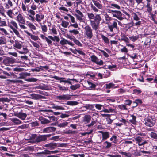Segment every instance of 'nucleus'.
<instances>
[{
    "label": "nucleus",
    "instance_id": "9d476101",
    "mask_svg": "<svg viewBox=\"0 0 157 157\" xmlns=\"http://www.w3.org/2000/svg\"><path fill=\"white\" fill-rule=\"evenodd\" d=\"M117 22H118V20L116 19H114V21L111 23V24L108 25V28L111 32H113V29H117Z\"/></svg>",
    "mask_w": 157,
    "mask_h": 157
},
{
    "label": "nucleus",
    "instance_id": "0e129e2a",
    "mask_svg": "<svg viewBox=\"0 0 157 157\" xmlns=\"http://www.w3.org/2000/svg\"><path fill=\"white\" fill-rule=\"evenodd\" d=\"M68 124V123L67 122H64L60 123L58 125V126L60 127H63L67 126Z\"/></svg>",
    "mask_w": 157,
    "mask_h": 157
},
{
    "label": "nucleus",
    "instance_id": "bf43d9fd",
    "mask_svg": "<svg viewBox=\"0 0 157 157\" xmlns=\"http://www.w3.org/2000/svg\"><path fill=\"white\" fill-rule=\"evenodd\" d=\"M11 82L14 83H18L21 84H23L24 83V82L22 80L19 79L12 80H11Z\"/></svg>",
    "mask_w": 157,
    "mask_h": 157
},
{
    "label": "nucleus",
    "instance_id": "4468645a",
    "mask_svg": "<svg viewBox=\"0 0 157 157\" xmlns=\"http://www.w3.org/2000/svg\"><path fill=\"white\" fill-rule=\"evenodd\" d=\"M130 13L131 14L132 16V17L134 20L138 21L140 19L139 16L141 14L139 12L135 13L132 10L130 11Z\"/></svg>",
    "mask_w": 157,
    "mask_h": 157
},
{
    "label": "nucleus",
    "instance_id": "a19ab883",
    "mask_svg": "<svg viewBox=\"0 0 157 157\" xmlns=\"http://www.w3.org/2000/svg\"><path fill=\"white\" fill-rule=\"evenodd\" d=\"M59 10L62 13L67 12L69 10L68 9L64 6H61L59 8Z\"/></svg>",
    "mask_w": 157,
    "mask_h": 157
},
{
    "label": "nucleus",
    "instance_id": "a211bd4d",
    "mask_svg": "<svg viewBox=\"0 0 157 157\" xmlns=\"http://www.w3.org/2000/svg\"><path fill=\"white\" fill-rule=\"evenodd\" d=\"M16 20L19 23L24 24L25 22V19L22 15L21 14H19L16 18Z\"/></svg>",
    "mask_w": 157,
    "mask_h": 157
},
{
    "label": "nucleus",
    "instance_id": "a18cd8bd",
    "mask_svg": "<svg viewBox=\"0 0 157 157\" xmlns=\"http://www.w3.org/2000/svg\"><path fill=\"white\" fill-rule=\"evenodd\" d=\"M131 117L132 118V119L129 120L130 122L133 124H136V117L133 115H131Z\"/></svg>",
    "mask_w": 157,
    "mask_h": 157
},
{
    "label": "nucleus",
    "instance_id": "5fc2aeb1",
    "mask_svg": "<svg viewBox=\"0 0 157 157\" xmlns=\"http://www.w3.org/2000/svg\"><path fill=\"white\" fill-rule=\"evenodd\" d=\"M79 87L80 85L78 84H77L75 85H71L70 86V88L73 90H75Z\"/></svg>",
    "mask_w": 157,
    "mask_h": 157
},
{
    "label": "nucleus",
    "instance_id": "2eb2a0df",
    "mask_svg": "<svg viewBox=\"0 0 157 157\" xmlns=\"http://www.w3.org/2000/svg\"><path fill=\"white\" fill-rule=\"evenodd\" d=\"M8 25L12 29H18V28L17 24L16 22L13 20H11L10 22L8 21Z\"/></svg>",
    "mask_w": 157,
    "mask_h": 157
},
{
    "label": "nucleus",
    "instance_id": "2f4dec72",
    "mask_svg": "<svg viewBox=\"0 0 157 157\" xmlns=\"http://www.w3.org/2000/svg\"><path fill=\"white\" fill-rule=\"evenodd\" d=\"M145 7L147 8V11L149 13H151L152 11V5L151 3H147Z\"/></svg>",
    "mask_w": 157,
    "mask_h": 157
},
{
    "label": "nucleus",
    "instance_id": "aec40b11",
    "mask_svg": "<svg viewBox=\"0 0 157 157\" xmlns=\"http://www.w3.org/2000/svg\"><path fill=\"white\" fill-rule=\"evenodd\" d=\"M49 151L48 150H45L43 151L37 152L36 153L37 156L38 157H44L46 155H49Z\"/></svg>",
    "mask_w": 157,
    "mask_h": 157
},
{
    "label": "nucleus",
    "instance_id": "864d4df0",
    "mask_svg": "<svg viewBox=\"0 0 157 157\" xmlns=\"http://www.w3.org/2000/svg\"><path fill=\"white\" fill-rule=\"evenodd\" d=\"M39 95L36 94H32L31 95V97L32 99L38 100L39 99Z\"/></svg>",
    "mask_w": 157,
    "mask_h": 157
},
{
    "label": "nucleus",
    "instance_id": "f8f14e48",
    "mask_svg": "<svg viewBox=\"0 0 157 157\" xmlns=\"http://www.w3.org/2000/svg\"><path fill=\"white\" fill-rule=\"evenodd\" d=\"M102 137L101 136V135H98V136L100 137V141L101 142L107 140L109 137V132H104L103 133H102Z\"/></svg>",
    "mask_w": 157,
    "mask_h": 157
},
{
    "label": "nucleus",
    "instance_id": "9b49d317",
    "mask_svg": "<svg viewBox=\"0 0 157 157\" xmlns=\"http://www.w3.org/2000/svg\"><path fill=\"white\" fill-rule=\"evenodd\" d=\"M86 89L89 90H94L96 85L92 81H87L86 82Z\"/></svg>",
    "mask_w": 157,
    "mask_h": 157
},
{
    "label": "nucleus",
    "instance_id": "20e7f679",
    "mask_svg": "<svg viewBox=\"0 0 157 157\" xmlns=\"http://www.w3.org/2000/svg\"><path fill=\"white\" fill-rule=\"evenodd\" d=\"M67 145V144L65 143H50L47 144L45 145V147L48 148H50L52 150L56 148L60 147H65Z\"/></svg>",
    "mask_w": 157,
    "mask_h": 157
},
{
    "label": "nucleus",
    "instance_id": "e433bc0d",
    "mask_svg": "<svg viewBox=\"0 0 157 157\" xmlns=\"http://www.w3.org/2000/svg\"><path fill=\"white\" fill-rule=\"evenodd\" d=\"M141 153L142 155L148 156L151 154V152L150 151H145L144 150H141Z\"/></svg>",
    "mask_w": 157,
    "mask_h": 157
},
{
    "label": "nucleus",
    "instance_id": "338daca9",
    "mask_svg": "<svg viewBox=\"0 0 157 157\" xmlns=\"http://www.w3.org/2000/svg\"><path fill=\"white\" fill-rule=\"evenodd\" d=\"M6 43V40L5 39L3 38H0V44H5Z\"/></svg>",
    "mask_w": 157,
    "mask_h": 157
},
{
    "label": "nucleus",
    "instance_id": "ea45409f",
    "mask_svg": "<svg viewBox=\"0 0 157 157\" xmlns=\"http://www.w3.org/2000/svg\"><path fill=\"white\" fill-rule=\"evenodd\" d=\"M18 52L21 54H26L28 52V50L26 47H23V50L22 51H19Z\"/></svg>",
    "mask_w": 157,
    "mask_h": 157
},
{
    "label": "nucleus",
    "instance_id": "052dcab7",
    "mask_svg": "<svg viewBox=\"0 0 157 157\" xmlns=\"http://www.w3.org/2000/svg\"><path fill=\"white\" fill-rule=\"evenodd\" d=\"M17 29H12V30L13 31L15 34L16 35L17 37L21 38V36L20 34L19 33V32L17 30Z\"/></svg>",
    "mask_w": 157,
    "mask_h": 157
},
{
    "label": "nucleus",
    "instance_id": "dca6fc26",
    "mask_svg": "<svg viewBox=\"0 0 157 157\" xmlns=\"http://www.w3.org/2000/svg\"><path fill=\"white\" fill-rule=\"evenodd\" d=\"M15 116L22 120H25L27 116V115L25 113L20 112L15 114Z\"/></svg>",
    "mask_w": 157,
    "mask_h": 157
},
{
    "label": "nucleus",
    "instance_id": "4c0bfd02",
    "mask_svg": "<svg viewBox=\"0 0 157 157\" xmlns=\"http://www.w3.org/2000/svg\"><path fill=\"white\" fill-rule=\"evenodd\" d=\"M7 14L11 18H13L14 14L13 12V10L11 9L7 11Z\"/></svg>",
    "mask_w": 157,
    "mask_h": 157
},
{
    "label": "nucleus",
    "instance_id": "b1692460",
    "mask_svg": "<svg viewBox=\"0 0 157 157\" xmlns=\"http://www.w3.org/2000/svg\"><path fill=\"white\" fill-rule=\"evenodd\" d=\"M44 15L41 14H38L36 15L35 20L38 22H40L44 18Z\"/></svg>",
    "mask_w": 157,
    "mask_h": 157
},
{
    "label": "nucleus",
    "instance_id": "c03bdc74",
    "mask_svg": "<svg viewBox=\"0 0 157 157\" xmlns=\"http://www.w3.org/2000/svg\"><path fill=\"white\" fill-rule=\"evenodd\" d=\"M101 37L105 43L106 44H109V40L108 37L104 36L103 35H101Z\"/></svg>",
    "mask_w": 157,
    "mask_h": 157
},
{
    "label": "nucleus",
    "instance_id": "4d7b16f0",
    "mask_svg": "<svg viewBox=\"0 0 157 157\" xmlns=\"http://www.w3.org/2000/svg\"><path fill=\"white\" fill-rule=\"evenodd\" d=\"M96 109L99 110H101L102 107H104L103 105L99 104H96L94 105Z\"/></svg>",
    "mask_w": 157,
    "mask_h": 157
},
{
    "label": "nucleus",
    "instance_id": "6ab92c4d",
    "mask_svg": "<svg viewBox=\"0 0 157 157\" xmlns=\"http://www.w3.org/2000/svg\"><path fill=\"white\" fill-rule=\"evenodd\" d=\"M11 121L15 125H18L22 124V122L19 119L17 118H10Z\"/></svg>",
    "mask_w": 157,
    "mask_h": 157
},
{
    "label": "nucleus",
    "instance_id": "7c9ffc66",
    "mask_svg": "<svg viewBox=\"0 0 157 157\" xmlns=\"http://www.w3.org/2000/svg\"><path fill=\"white\" fill-rule=\"evenodd\" d=\"M48 37L53 41L59 42L60 40V39L58 36H55L53 37L51 36H48Z\"/></svg>",
    "mask_w": 157,
    "mask_h": 157
},
{
    "label": "nucleus",
    "instance_id": "cd10ccee",
    "mask_svg": "<svg viewBox=\"0 0 157 157\" xmlns=\"http://www.w3.org/2000/svg\"><path fill=\"white\" fill-rule=\"evenodd\" d=\"M69 34L71 36H76L79 33V32L78 30L73 29L69 31Z\"/></svg>",
    "mask_w": 157,
    "mask_h": 157
},
{
    "label": "nucleus",
    "instance_id": "c9c22d12",
    "mask_svg": "<svg viewBox=\"0 0 157 157\" xmlns=\"http://www.w3.org/2000/svg\"><path fill=\"white\" fill-rule=\"evenodd\" d=\"M103 145L105 148L106 149L109 148L111 147L112 144L111 143L107 141H106L104 142Z\"/></svg>",
    "mask_w": 157,
    "mask_h": 157
},
{
    "label": "nucleus",
    "instance_id": "c85d7f7f",
    "mask_svg": "<svg viewBox=\"0 0 157 157\" xmlns=\"http://www.w3.org/2000/svg\"><path fill=\"white\" fill-rule=\"evenodd\" d=\"M92 1L94 5L98 8L99 9H102L103 8V6L101 4L95 0H92Z\"/></svg>",
    "mask_w": 157,
    "mask_h": 157
},
{
    "label": "nucleus",
    "instance_id": "3c124183",
    "mask_svg": "<svg viewBox=\"0 0 157 157\" xmlns=\"http://www.w3.org/2000/svg\"><path fill=\"white\" fill-rule=\"evenodd\" d=\"M41 29L43 32H46L48 30V29L46 25H40Z\"/></svg>",
    "mask_w": 157,
    "mask_h": 157
},
{
    "label": "nucleus",
    "instance_id": "ddd939ff",
    "mask_svg": "<svg viewBox=\"0 0 157 157\" xmlns=\"http://www.w3.org/2000/svg\"><path fill=\"white\" fill-rule=\"evenodd\" d=\"M71 98V95L69 94H63L57 96L56 99L59 100H69Z\"/></svg>",
    "mask_w": 157,
    "mask_h": 157
},
{
    "label": "nucleus",
    "instance_id": "09e8293b",
    "mask_svg": "<svg viewBox=\"0 0 157 157\" xmlns=\"http://www.w3.org/2000/svg\"><path fill=\"white\" fill-rule=\"evenodd\" d=\"M114 84L113 83H110L109 84H106L105 85L106 88L107 89L114 88Z\"/></svg>",
    "mask_w": 157,
    "mask_h": 157
},
{
    "label": "nucleus",
    "instance_id": "5701e85b",
    "mask_svg": "<svg viewBox=\"0 0 157 157\" xmlns=\"http://www.w3.org/2000/svg\"><path fill=\"white\" fill-rule=\"evenodd\" d=\"M49 29L50 31L51 34L56 35L57 34V32L55 25H53L51 27H50Z\"/></svg>",
    "mask_w": 157,
    "mask_h": 157
},
{
    "label": "nucleus",
    "instance_id": "a878e982",
    "mask_svg": "<svg viewBox=\"0 0 157 157\" xmlns=\"http://www.w3.org/2000/svg\"><path fill=\"white\" fill-rule=\"evenodd\" d=\"M119 153L121 154L123 157H132V154L129 152H123L120 151L119 152Z\"/></svg>",
    "mask_w": 157,
    "mask_h": 157
},
{
    "label": "nucleus",
    "instance_id": "6e6d98bb",
    "mask_svg": "<svg viewBox=\"0 0 157 157\" xmlns=\"http://www.w3.org/2000/svg\"><path fill=\"white\" fill-rule=\"evenodd\" d=\"M118 107L121 110H128V109L126 108V106L124 105H118Z\"/></svg>",
    "mask_w": 157,
    "mask_h": 157
},
{
    "label": "nucleus",
    "instance_id": "680f3d73",
    "mask_svg": "<svg viewBox=\"0 0 157 157\" xmlns=\"http://www.w3.org/2000/svg\"><path fill=\"white\" fill-rule=\"evenodd\" d=\"M95 63L99 65H102L104 63V62L102 60H100L98 58Z\"/></svg>",
    "mask_w": 157,
    "mask_h": 157
},
{
    "label": "nucleus",
    "instance_id": "8fccbe9b",
    "mask_svg": "<svg viewBox=\"0 0 157 157\" xmlns=\"http://www.w3.org/2000/svg\"><path fill=\"white\" fill-rule=\"evenodd\" d=\"M67 105H76L78 104V102L75 101H67Z\"/></svg>",
    "mask_w": 157,
    "mask_h": 157
},
{
    "label": "nucleus",
    "instance_id": "e2e57ef3",
    "mask_svg": "<svg viewBox=\"0 0 157 157\" xmlns=\"http://www.w3.org/2000/svg\"><path fill=\"white\" fill-rule=\"evenodd\" d=\"M91 59V61L94 63H95L96 60H97L98 58L94 55H93L90 57Z\"/></svg>",
    "mask_w": 157,
    "mask_h": 157
},
{
    "label": "nucleus",
    "instance_id": "1a4fd4ad",
    "mask_svg": "<svg viewBox=\"0 0 157 157\" xmlns=\"http://www.w3.org/2000/svg\"><path fill=\"white\" fill-rule=\"evenodd\" d=\"M53 78L56 79V80H60V82L68 83L70 84H71V82L70 81V80H73V79L68 78L66 80L65 78L63 77H59L56 76H54Z\"/></svg>",
    "mask_w": 157,
    "mask_h": 157
},
{
    "label": "nucleus",
    "instance_id": "49530a36",
    "mask_svg": "<svg viewBox=\"0 0 157 157\" xmlns=\"http://www.w3.org/2000/svg\"><path fill=\"white\" fill-rule=\"evenodd\" d=\"M86 109H92L94 108V105L92 104H87L84 107Z\"/></svg>",
    "mask_w": 157,
    "mask_h": 157
},
{
    "label": "nucleus",
    "instance_id": "473e14b6",
    "mask_svg": "<svg viewBox=\"0 0 157 157\" xmlns=\"http://www.w3.org/2000/svg\"><path fill=\"white\" fill-rule=\"evenodd\" d=\"M108 7H109V8L111 9H120V7L119 5L114 3H112L110 4L108 6Z\"/></svg>",
    "mask_w": 157,
    "mask_h": 157
},
{
    "label": "nucleus",
    "instance_id": "412c9836",
    "mask_svg": "<svg viewBox=\"0 0 157 157\" xmlns=\"http://www.w3.org/2000/svg\"><path fill=\"white\" fill-rule=\"evenodd\" d=\"M60 43L62 45L67 44H68L71 46H73L74 45V44L72 42L68 41L67 40L63 38L61 40Z\"/></svg>",
    "mask_w": 157,
    "mask_h": 157
},
{
    "label": "nucleus",
    "instance_id": "774afa93",
    "mask_svg": "<svg viewBox=\"0 0 157 157\" xmlns=\"http://www.w3.org/2000/svg\"><path fill=\"white\" fill-rule=\"evenodd\" d=\"M58 87L59 88V90H62L66 91L68 90V88L67 87L65 86H61L60 85H58Z\"/></svg>",
    "mask_w": 157,
    "mask_h": 157
},
{
    "label": "nucleus",
    "instance_id": "393cba45",
    "mask_svg": "<svg viewBox=\"0 0 157 157\" xmlns=\"http://www.w3.org/2000/svg\"><path fill=\"white\" fill-rule=\"evenodd\" d=\"M102 111L105 113H113L115 112V109H113L111 107H109L108 109H105L103 107V109Z\"/></svg>",
    "mask_w": 157,
    "mask_h": 157
},
{
    "label": "nucleus",
    "instance_id": "13d9d810",
    "mask_svg": "<svg viewBox=\"0 0 157 157\" xmlns=\"http://www.w3.org/2000/svg\"><path fill=\"white\" fill-rule=\"evenodd\" d=\"M150 136L155 139H157V135L154 132H151L150 134Z\"/></svg>",
    "mask_w": 157,
    "mask_h": 157
},
{
    "label": "nucleus",
    "instance_id": "423d86ee",
    "mask_svg": "<svg viewBox=\"0 0 157 157\" xmlns=\"http://www.w3.org/2000/svg\"><path fill=\"white\" fill-rule=\"evenodd\" d=\"M109 12L112 14L113 17L117 18L120 20H122L123 19V18L122 17V13L121 12L119 11L113 10H108Z\"/></svg>",
    "mask_w": 157,
    "mask_h": 157
},
{
    "label": "nucleus",
    "instance_id": "79ce46f5",
    "mask_svg": "<svg viewBox=\"0 0 157 157\" xmlns=\"http://www.w3.org/2000/svg\"><path fill=\"white\" fill-rule=\"evenodd\" d=\"M44 111V112H53V114L55 115H59L60 114V113L59 112H53V111L52 110H47V109H45L42 110L41 111Z\"/></svg>",
    "mask_w": 157,
    "mask_h": 157
},
{
    "label": "nucleus",
    "instance_id": "f3484780",
    "mask_svg": "<svg viewBox=\"0 0 157 157\" xmlns=\"http://www.w3.org/2000/svg\"><path fill=\"white\" fill-rule=\"evenodd\" d=\"M56 128L53 127H49L44 128L43 130L44 133H50L53 132L55 131Z\"/></svg>",
    "mask_w": 157,
    "mask_h": 157
},
{
    "label": "nucleus",
    "instance_id": "603ef678",
    "mask_svg": "<svg viewBox=\"0 0 157 157\" xmlns=\"http://www.w3.org/2000/svg\"><path fill=\"white\" fill-rule=\"evenodd\" d=\"M50 121L49 120L46 119L45 118H43L41 121V123L42 124H46L49 123L50 122Z\"/></svg>",
    "mask_w": 157,
    "mask_h": 157
},
{
    "label": "nucleus",
    "instance_id": "de8ad7c7",
    "mask_svg": "<svg viewBox=\"0 0 157 157\" xmlns=\"http://www.w3.org/2000/svg\"><path fill=\"white\" fill-rule=\"evenodd\" d=\"M37 79L34 78H28L25 79V80L27 81L30 82H36L37 80Z\"/></svg>",
    "mask_w": 157,
    "mask_h": 157
},
{
    "label": "nucleus",
    "instance_id": "4be33fe9",
    "mask_svg": "<svg viewBox=\"0 0 157 157\" xmlns=\"http://www.w3.org/2000/svg\"><path fill=\"white\" fill-rule=\"evenodd\" d=\"M3 5L6 9L11 8L13 6L12 2L11 0H7V2H5Z\"/></svg>",
    "mask_w": 157,
    "mask_h": 157
},
{
    "label": "nucleus",
    "instance_id": "c756f323",
    "mask_svg": "<svg viewBox=\"0 0 157 157\" xmlns=\"http://www.w3.org/2000/svg\"><path fill=\"white\" fill-rule=\"evenodd\" d=\"M4 62L5 63L12 64L15 62V59L13 58L8 57L6 59Z\"/></svg>",
    "mask_w": 157,
    "mask_h": 157
},
{
    "label": "nucleus",
    "instance_id": "f704fd0d",
    "mask_svg": "<svg viewBox=\"0 0 157 157\" xmlns=\"http://www.w3.org/2000/svg\"><path fill=\"white\" fill-rule=\"evenodd\" d=\"M91 119V117L89 115H86L85 116L84 118V122L87 123H89Z\"/></svg>",
    "mask_w": 157,
    "mask_h": 157
},
{
    "label": "nucleus",
    "instance_id": "7ed1b4c3",
    "mask_svg": "<svg viewBox=\"0 0 157 157\" xmlns=\"http://www.w3.org/2000/svg\"><path fill=\"white\" fill-rule=\"evenodd\" d=\"M51 135V134L44 135H39L37 136L36 134H35L32 135V138L35 139V141L36 142L38 143L46 140L47 138L50 137Z\"/></svg>",
    "mask_w": 157,
    "mask_h": 157
},
{
    "label": "nucleus",
    "instance_id": "39448f33",
    "mask_svg": "<svg viewBox=\"0 0 157 157\" xmlns=\"http://www.w3.org/2000/svg\"><path fill=\"white\" fill-rule=\"evenodd\" d=\"M76 13L74 14L77 21H79L80 22H84V15L78 9L75 10Z\"/></svg>",
    "mask_w": 157,
    "mask_h": 157
},
{
    "label": "nucleus",
    "instance_id": "f257e3e1",
    "mask_svg": "<svg viewBox=\"0 0 157 157\" xmlns=\"http://www.w3.org/2000/svg\"><path fill=\"white\" fill-rule=\"evenodd\" d=\"M88 18L90 22V25L93 30L97 31L99 28L100 21L102 18L100 14L86 12Z\"/></svg>",
    "mask_w": 157,
    "mask_h": 157
},
{
    "label": "nucleus",
    "instance_id": "69168bd1",
    "mask_svg": "<svg viewBox=\"0 0 157 157\" xmlns=\"http://www.w3.org/2000/svg\"><path fill=\"white\" fill-rule=\"evenodd\" d=\"M28 125L26 124H23L22 125L19 126L18 127L19 128L21 129H26L28 128Z\"/></svg>",
    "mask_w": 157,
    "mask_h": 157
},
{
    "label": "nucleus",
    "instance_id": "72a5a7b5",
    "mask_svg": "<svg viewBox=\"0 0 157 157\" xmlns=\"http://www.w3.org/2000/svg\"><path fill=\"white\" fill-rule=\"evenodd\" d=\"M140 36H141V35H140ZM139 35H138L136 36H134L133 35L129 37V38L130 40L133 42H134L138 40V39L139 38Z\"/></svg>",
    "mask_w": 157,
    "mask_h": 157
},
{
    "label": "nucleus",
    "instance_id": "37998d69",
    "mask_svg": "<svg viewBox=\"0 0 157 157\" xmlns=\"http://www.w3.org/2000/svg\"><path fill=\"white\" fill-rule=\"evenodd\" d=\"M14 47L18 49H20L22 47L21 44L17 41H16L14 45Z\"/></svg>",
    "mask_w": 157,
    "mask_h": 157
},
{
    "label": "nucleus",
    "instance_id": "58836bf2",
    "mask_svg": "<svg viewBox=\"0 0 157 157\" xmlns=\"http://www.w3.org/2000/svg\"><path fill=\"white\" fill-rule=\"evenodd\" d=\"M69 22L66 21L64 20H62L61 23V26L65 28H67L69 25Z\"/></svg>",
    "mask_w": 157,
    "mask_h": 157
},
{
    "label": "nucleus",
    "instance_id": "f03ea898",
    "mask_svg": "<svg viewBox=\"0 0 157 157\" xmlns=\"http://www.w3.org/2000/svg\"><path fill=\"white\" fill-rule=\"evenodd\" d=\"M84 31V35L88 39L92 38L94 36L93 32V29L89 25H86L83 28Z\"/></svg>",
    "mask_w": 157,
    "mask_h": 157
},
{
    "label": "nucleus",
    "instance_id": "bb28decb",
    "mask_svg": "<svg viewBox=\"0 0 157 157\" xmlns=\"http://www.w3.org/2000/svg\"><path fill=\"white\" fill-rule=\"evenodd\" d=\"M37 88L40 89L42 90H51V89L49 87L44 84L43 85H40L36 87Z\"/></svg>",
    "mask_w": 157,
    "mask_h": 157
},
{
    "label": "nucleus",
    "instance_id": "0eeeda50",
    "mask_svg": "<svg viewBox=\"0 0 157 157\" xmlns=\"http://www.w3.org/2000/svg\"><path fill=\"white\" fill-rule=\"evenodd\" d=\"M134 139L136 143L138 144L139 147L141 149L142 148V146L147 143L146 140H144V138L140 136L136 137Z\"/></svg>",
    "mask_w": 157,
    "mask_h": 157
},
{
    "label": "nucleus",
    "instance_id": "6e6552de",
    "mask_svg": "<svg viewBox=\"0 0 157 157\" xmlns=\"http://www.w3.org/2000/svg\"><path fill=\"white\" fill-rule=\"evenodd\" d=\"M144 121L145 125L149 127L153 126L155 123V119L151 116L146 118L144 119Z\"/></svg>",
    "mask_w": 157,
    "mask_h": 157
}]
</instances>
